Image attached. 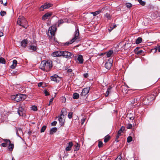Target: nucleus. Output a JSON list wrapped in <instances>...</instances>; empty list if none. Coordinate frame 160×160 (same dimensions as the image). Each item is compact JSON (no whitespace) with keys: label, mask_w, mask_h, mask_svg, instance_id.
Segmentation results:
<instances>
[{"label":"nucleus","mask_w":160,"mask_h":160,"mask_svg":"<svg viewBox=\"0 0 160 160\" xmlns=\"http://www.w3.org/2000/svg\"><path fill=\"white\" fill-rule=\"evenodd\" d=\"M52 67V62L51 61H43L42 62L40 68L42 70L49 71Z\"/></svg>","instance_id":"obj_1"},{"label":"nucleus","mask_w":160,"mask_h":160,"mask_svg":"<svg viewBox=\"0 0 160 160\" xmlns=\"http://www.w3.org/2000/svg\"><path fill=\"white\" fill-rule=\"evenodd\" d=\"M79 35V33L78 28L76 26V30L73 35V37L69 41H68L65 43H63V45L65 46H68L70 44H72L78 38Z\"/></svg>","instance_id":"obj_2"},{"label":"nucleus","mask_w":160,"mask_h":160,"mask_svg":"<svg viewBox=\"0 0 160 160\" xmlns=\"http://www.w3.org/2000/svg\"><path fill=\"white\" fill-rule=\"evenodd\" d=\"M17 23L19 25L22 26L25 28L28 26V22L26 19L23 16H19L17 21Z\"/></svg>","instance_id":"obj_3"},{"label":"nucleus","mask_w":160,"mask_h":160,"mask_svg":"<svg viewBox=\"0 0 160 160\" xmlns=\"http://www.w3.org/2000/svg\"><path fill=\"white\" fill-rule=\"evenodd\" d=\"M27 96L25 94H18L16 95H13L11 96V98L12 99H14L16 102L23 100L26 99Z\"/></svg>","instance_id":"obj_4"},{"label":"nucleus","mask_w":160,"mask_h":160,"mask_svg":"<svg viewBox=\"0 0 160 160\" xmlns=\"http://www.w3.org/2000/svg\"><path fill=\"white\" fill-rule=\"evenodd\" d=\"M62 56L68 59H70L74 57V55L72 53L66 51H62Z\"/></svg>","instance_id":"obj_5"},{"label":"nucleus","mask_w":160,"mask_h":160,"mask_svg":"<svg viewBox=\"0 0 160 160\" xmlns=\"http://www.w3.org/2000/svg\"><path fill=\"white\" fill-rule=\"evenodd\" d=\"M24 108V103L23 102H22L19 105L18 111V112L20 116H22L23 115L22 112Z\"/></svg>","instance_id":"obj_6"},{"label":"nucleus","mask_w":160,"mask_h":160,"mask_svg":"<svg viewBox=\"0 0 160 160\" xmlns=\"http://www.w3.org/2000/svg\"><path fill=\"white\" fill-rule=\"evenodd\" d=\"M56 30L57 28L56 25H53L49 28L48 32H49L52 36H54Z\"/></svg>","instance_id":"obj_7"},{"label":"nucleus","mask_w":160,"mask_h":160,"mask_svg":"<svg viewBox=\"0 0 160 160\" xmlns=\"http://www.w3.org/2000/svg\"><path fill=\"white\" fill-rule=\"evenodd\" d=\"M113 60L111 58H109L105 64V67L108 69H110L112 65Z\"/></svg>","instance_id":"obj_8"},{"label":"nucleus","mask_w":160,"mask_h":160,"mask_svg":"<svg viewBox=\"0 0 160 160\" xmlns=\"http://www.w3.org/2000/svg\"><path fill=\"white\" fill-rule=\"evenodd\" d=\"M52 6V4L51 3H45L44 5H42L40 8V10L42 11L45 9L51 7Z\"/></svg>","instance_id":"obj_9"},{"label":"nucleus","mask_w":160,"mask_h":160,"mask_svg":"<svg viewBox=\"0 0 160 160\" xmlns=\"http://www.w3.org/2000/svg\"><path fill=\"white\" fill-rule=\"evenodd\" d=\"M90 90V87L83 88L82 90V92L80 94V95L82 96H85L89 93Z\"/></svg>","instance_id":"obj_10"},{"label":"nucleus","mask_w":160,"mask_h":160,"mask_svg":"<svg viewBox=\"0 0 160 160\" xmlns=\"http://www.w3.org/2000/svg\"><path fill=\"white\" fill-rule=\"evenodd\" d=\"M62 51H58L53 52L52 54V56L54 57H59L62 56Z\"/></svg>","instance_id":"obj_11"},{"label":"nucleus","mask_w":160,"mask_h":160,"mask_svg":"<svg viewBox=\"0 0 160 160\" xmlns=\"http://www.w3.org/2000/svg\"><path fill=\"white\" fill-rule=\"evenodd\" d=\"M50 78L51 80L53 81L56 82H58L59 81V77L57 74H54V75L51 76Z\"/></svg>","instance_id":"obj_12"},{"label":"nucleus","mask_w":160,"mask_h":160,"mask_svg":"<svg viewBox=\"0 0 160 160\" xmlns=\"http://www.w3.org/2000/svg\"><path fill=\"white\" fill-rule=\"evenodd\" d=\"M2 140L5 142L2 143L1 144V146L3 147H6L8 145V143H10V141L9 139H2Z\"/></svg>","instance_id":"obj_13"},{"label":"nucleus","mask_w":160,"mask_h":160,"mask_svg":"<svg viewBox=\"0 0 160 160\" xmlns=\"http://www.w3.org/2000/svg\"><path fill=\"white\" fill-rule=\"evenodd\" d=\"M68 144V146L67 147L65 148V150L66 151H70L73 146V143L72 142H69Z\"/></svg>","instance_id":"obj_14"},{"label":"nucleus","mask_w":160,"mask_h":160,"mask_svg":"<svg viewBox=\"0 0 160 160\" xmlns=\"http://www.w3.org/2000/svg\"><path fill=\"white\" fill-rule=\"evenodd\" d=\"M37 49V47L36 45H31L29 46L28 49L30 50L31 51L33 52L36 50Z\"/></svg>","instance_id":"obj_15"},{"label":"nucleus","mask_w":160,"mask_h":160,"mask_svg":"<svg viewBox=\"0 0 160 160\" xmlns=\"http://www.w3.org/2000/svg\"><path fill=\"white\" fill-rule=\"evenodd\" d=\"M104 10V8H102L101 10H99L95 12H90V13L92 14L93 16H96L97 15L99 14L103 10Z\"/></svg>","instance_id":"obj_16"},{"label":"nucleus","mask_w":160,"mask_h":160,"mask_svg":"<svg viewBox=\"0 0 160 160\" xmlns=\"http://www.w3.org/2000/svg\"><path fill=\"white\" fill-rule=\"evenodd\" d=\"M51 15V14L49 13H47L43 15L42 17V20H46L48 18L50 17Z\"/></svg>","instance_id":"obj_17"},{"label":"nucleus","mask_w":160,"mask_h":160,"mask_svg":"<svg viewBox=\"0 0 160 160\" xmlns=\"http://www.w3.org/2000/svg\"><path fill=\"white\" fill-rule=\"evenodd\" d=\"M77 59L80 63L82 64L83 63V57L82 55H79Z\"/></svg>","instance_id":"obj_18"},{"label":"nucleus","mask_w":160,"mask_h":160,"mask_svg":"<svg viewBox=\"0 0 160 160\" xmlns=\"http://www.w3.org/2000/svg\"><path fill=\"white\" fill-rule=\"evenodd\" d=\"M17 64V61L16 60H13L12 62V64L10 66V68L12 69L15 68V67Z\"/></svg>","instance_id":"obj_19"},{"label":"nucleus","mask_w":160,"mask_h":160,"mask_svg":"<svg viewBox=\"0 0 160 160\" xmlns=\"http://www.w3.org/2000/svg\"><path fill=\"white\" fill-rule=\"evenodd\" d=\"M112 89V87L110 86H109V87L107 88L106 92L105 94L106 97H107L111 93Z\"/></svg>","instance_id":"obj_20"},{"label":"nucleus","mask_w":160,"mask_h":160,"mask_svg":"<svg viewBox=\"0 0 160 160\" xmlns=\"http://www.w3.org/2000/svg\"><path fill=\"white\" fill-rule=\"evenodd\" d=\"M27 40H22L21 42V45L24 48L25 47L27 44Z\"/></svg>","instance_id":"obj_21"},{"label":"nucleus","mask_w":160,"mask_h":160,"mask_svg":"<svg viewBox=\"0 0 160 160\" xmlns=\"http://www.w3.org/2000/svg\"><path fill=\"white\" fill-rule=\"evenodd\" d=\"M58 120L61 126H62L64 124V120L62 118L61 116H59Z\"/></svg>","instance_id":"obj_22"},{"label":"nucleus","mask_w":160,"mask_h":160,"mask_svg":"<svg viewBox=\"0 0 160 160\" xmlns=\"http://www.w3.org/2000/svg\"><path fill=\"white\" fill-rule=\"evenodd\" d=\"M8 149L10 151H12L14 148V144L12 143H8Z\"/></svg>","instance_id":"obj_23"},{"label":"nucleus","mask_w":160,"mask_h":160,"mask_svg":"<svg viewBox=\"0 0 160 160\" xmlns=\"http://www.w3.org/2000/svg\"><path fill=\"white\" fill-rule=\"evenodd\" d=\"M16 134L17 136L22 138L19 136V132L20 133H22V129L20 128H16Z\"/></svg>","instance_id":"obj_24"},{"label":"nucleus","mask_w":160,"mask_h":160,"mask_svg":"<svg viewBox=\"0 0 160 160\" xmlns=\"http://www.w3.org/2000/svg\"><path fill=\"white\" fill-rule=\"evenodd\" d=\"M113 53V51L112 50H110L107 52V56L108 57H110L112 56Z\"/></svg>","instance_id":"obj_25"},{"label":"nucleus","mask_w":160,"mask_h":160,"mask_svg":"<svg viewBox=\"0 0 160 160\" xmlns=\"http://www.w3.org/2000/svg\"><path fill=\"white\" fill-rule=\"evenodd\" d=\"M57 128L56 127H54L52 128L50 131V133L51 134H53L57 130Z\"/></svg>","instance_id":"obj_26"},{"label":"nucleus","mask_w":160,"mask_h":160,"mask_svg":"<svg viewBox=\"0 0 160 160\" xmlns=\"http://www.w3.org/2000/svg\"><path fill=\"white\" fill-rule=\"evenodd\" d=\"M125 128L124 126H122L120 130L118 132V136H121V133L124 131Z\"/></svg>","instance_id":"obj_27"},{"label":"nucleus","mask_w":160,"mask_h":160,"mask_svg":"<svg viewBox=\"0 0 160 160\" xmlns=\"http://www.w3.org/2000/svg\"><path fill=\"white\" fill-rule=\"evenodd\" d=\"M142 39L140 37H138L136 40V44H139L141 42Z\"/></svg>","instance_id":"obj_28"},{"label":"nucleus","mask_w":160,"mask_h":160,"mask_svg":"<svg viewBox=\"0 0 160 160\" xmlns=\"http://www.w3.org/2000/svg\"><path fill=\"white\" fill-rule=\"evenodd\" d=\"M79 97V94L76 92L74 93L73 94V98L74 99H77Z\"/></svg>","instance_id":"obj_29"},{"label":"nucleus","mask_w":160,"mask_h":160,"mask_svg":"<svg viewBox=\"0 0 160 160\" xmlns=\"http://www.w3.org/2000/svg\"><path fill=\"white\" fill-rule=\"evenodd\" d=\"M64 21L63 20L60 19L58 21V22H57V24L58 27H59L60 25L64 23Z\"/></svg>","instance_id":"obj_30"},{"label":"nucleus","mask_w":160,"mask_h":160,"mask_svg":"<svg viewBox=\"0 0 160 160\" xmlns=\"http://www.w3.org/2000/svg\"><path fill=\"white\" fill-rule=\"evenodd\" d=\"M75 147L74 149V151H76L79 150V144L78 143H77L74 145Z\"/></svg>","instance_id":"obj_31"},{"label":"nucleus","mask_w":160,"mask_h":160,"mask_svg":"<svg viewBox=\"0 0 160 160\" xmlns=\"http://www.w3.org/2000/svg\"><path fill=\"white\" fill-rule=\"evenodd\" d=\"M6 62L5 60L2 58H0V63L5 64Z\"/></svg>","instance_id":"obj_32"},{"label":"nucleus","mask_w":160,"mask_h":160,"mask_svg":"<svg viewBox=\"0 0 160 160\" xmlns=\"http://www.w3.org/2000/svg\"><path fill=\"white\" fill-rule=\"evenodd\" d=\"M138 1L139 3L142 6H144L145 5V2L142 1V0H138Z\"/></svg>","instance_id":"obj_33"},{"label":"nucleus","mask_w":160,"mask_h":160,"mask_svg":"<svg viewBox=\"0 0 160 160\" xmlns=\"http://www.w3.org/2000/svg\"><path fill=\"white\" fill-rule=\"evenodd\" d=\"M46 126L45 125H44L42 126V128L41 130V132H44L46 129Z\"/></svg>","instance_id":"obj_34"},{"label":"nucleus","mask_w":160,"mask_h":160,"mask_svg":"<svg viewBox=\"0 0 160 160\" xmlns=\"http://www.w3.org/2000/svg\"><path fill=\"white\" fill-rule=\"evenodd\" d=\"M127 142H130L132 141V138L131 136H129L128 137L127 139Z\"/></svg>","instance_id":"obj_35"},{"label":"nucleus","mask_w":160,"mask_h":160,"mask_svg":"<svg viewBox=\"0 0 160 160\" xmlns=\"http://www.w3.org/2000/svg\"><path fill=\"white\" fill-rule=\"evenodd\" d=\"M0 15L2 16H5L6 14V13L5 11H2L0 12Z\"/></svg>","instance_id":"obj_36"},{"label":"nucleus","mask_w":160,"mask_h":160,"mask_svg":"<svg viewBox=\"0 0 160 160\" xmlns=\"http://www.w3.org/2000/svg\"><path fill=\"white\" fill-rule=\"evenodd\" d=\"M110 137L109 136L106 137L104 139V142H108L110 139Z\"/></svg>","instance_id":"obj_37"},{"label":"nucleus","mask_w":160,"mask_h":160,"mask_svg":"<svg viewBox=\"0 0 160 160\" xmlns=\"http://www.w3.org/2000/svg\"><path fill=\"white\" fill-rule=\"evenodd\" d=\"M105 17L108 19H110L111 18V16L110 14L108 13H106L105 15Z\"/></svg>","instance_id":"obj_38"},{"label":"nucleus","mask_w":160,"mask_h":160,"mask_svg":"<svg viewBox=\"0 0 160 160\" xmlns=\"http://www.w3.org/2000/svg\"><path fill=\"white\" fill-rule=\"evenodd\" d=\"M32 110H33L34 111H36L37 109V107L36 106H33L32 107Z\"/></svg>","instance_id":"obj_39"},{"label":"nucleus","mask_w":160,"mask_h":160,"mask_svg":"<svg viewBox=\"0 0 160 160\" xmlns=\"http://www.w3.org/2000/svg\"><path fill=\"white\" fill-rule=\"evenodd\" d=\"M157 50L156 48L155 47L153 48H152L151 50V52H153L154 53H156L157 52Z\"/></svg>","instance_id":"obj_40"},{"label":"nucleus","mask_w":160,"mask_h":160,"mask_svg":"<svg viewBox=\"0 0 160 160\" xmlns=\"http://www.w3.org/2000/svg\"><path fill=\"white\" fill-rule=\"evenodd\" d=\"M155 47L156 48L157 50H158L159 52H160V45L158 44L156 46H155Z\"/></svg>","instance_id":"obj_41"},{"label":"nucleus","mask_w":160,"mask_h":160,"mask_svg":"<svg viewBox=\"0 0 160 160\" xmlns=\"http://www.w3.org/2000/svg\"><path fill=\"white\" fill-rule=\"evenodd\" d=\"M72 112H70L68 113V117L69 119H71L72 118Z\"/></svg>","instance_id":"obj_42"},{"label":"nucleus","mask_w":160,"mask_h":160,"mask_svg":"<svg viewBox=\"0 0 160 160\" xmlns=\"http://www.w3.org/2000/svg\"><path fill=\"white\" fill-rule=\"evenodd\" d=\"M132 125L131 124H128L127 125V128L128 129H131L132 128Z\"/></svg>","instance_id":"obj_43"},{"label":"nucleus","mask_w":160,"mask_h":160,"mask_svg":"<svg viewBox=\"0 0 160 160\" xmlns=\"http://www.w3.org/2000/svg\"><path fill=\"white\" fill-rule=\"evenodd\" d=\"M126 6L127 7L129 8H131L132 6V4L130 3H126Z\"/></svg>","instance_id":"obj_44"},{"label":"nucleus","mask_w":160,"mask_h":160,"mask_svg":"<svg viewBox=\"0 0 160 160\" xmlns=\"http://www.w3.org/2000/svg\"><path fill=\"white\" fill-rule=\"evenodd\" d=\"M103 143L101 141H99L98 142V146L100 148L102 146Z\"/></svg>","instance_id":"obj_45"},{"label":"nucleus","mask_w":160,"mask_h":160,"mask_svg":"<svg viewBox=\"0 0 160 160\" xmlns=\"http://www.w3.org/2000/svg\"><path fill=\"white\" fill-rule=\"evenodd\" d=\"M85 121V118H83L81 120V123L82 125H83Z\"/></svg>","instance_id":"obj_46"},{"label":"nucleus","mask_w":160,"mask_h":160,"mask_svg":"<svg viewBox=\"0 0 160 160\" xmlns=\"http://www.w3.org/2000/svg\"><path fill=\"white\" fill-rule=\"evenodd\" d=\"M57 123V122L56 121H54L51 123V125L52 126H55L56 125Z\"/></svg>","instance_id":"obj_47"},{"label":"nucleus","mask_w":160,"mask_h":160,"mask_svg":"<svg viewBox=\"0 0 160 160\" xmlns=\"http://www.w3.org/2000/svg\"><path fill=\"white\" fill-rule=\"evenodd\" d=\"M44 93L45 95V96H47L49 95V92L47 90L44 91Z\"/></svg>","instance_id":"obj_48"},{"label":"nucleus","mask_w":160,"mask_h":160,"mask_svg":"<svg viewBox=\"0 0 160 160\" xmlns=\"http://www.w3.org/2000/svg\"><path fill=\"white\" fill-rule=\"evenodd\" d=\"M113 29L112 28V27L111 26L109 28H108V29L109 32H111Z\"/></svg>","instance_id":"obj_49"},{"label":"nucleus","mask_w":160,"mask_h":160,"mask_svg":"<svg viewBox=\"0 0 160 160\" xmlns=\"http://www.w3.org/2000/svg\"><path fill=\"white\" fill-rule=\"evenodd\" d=\"M142 52L143 51L142 50H140L138 51L136 53L137 54H141Z\"/></svg>","instance_id":"obj_50"},{"label":"nucleus","mask_w":160,"mask_h":160,"mask_svg":"<svg viewBox=\"0 0 160 160\" xmlns=\"http://www.w3.org/2000/svg\"><path fill=\"white\" fill-rule=\"evenodd\" d=\"M43 84V82H40L38 84V86L39 87H42V85Z\"/></svg>","instance_id":"obj_51"},{"label":"nucleus","mask_w":160,"mask_h":160,"mask_svg":"<svg viewBox=\"0 0 160 160\" xmlns=\"http://www.w3.org/2000/svg\"><path fill=\"white\" fill-rule=\"evenodd\" d=\"M121 158L122 157L121 156H119L115 160H121Z\"/></svg>","instance_id":"obj_52"},{"label":"nucleus","mask_w":160,"mask_h":160,"mask_svg":"<svg viewBox=\"0 0 160 160\" xmlns=\"http://www.w3.org/2000/svg\"><path fill=\"white\" fill-rule=\"evenodd\" d=\"M54 97H52L49 100V102H52L53 99H54Z\"/></svg>","instance_id":"obj_53"},{"label":"nucleus","mask_w":160,"mask_h":160,"mask_svg":"<svg viewBox=\"0 0 160 160\" xmlns=\"http://www.w3.org/2000/svg\"><path fill=\"white\" fill-rule=\"evenodd\" d=\"M111 26L112 27V28L114 29L116 27V25L115 24H114L113 26L112 25Z\"/></svg>","instance_id":"obj_54"},{"label":"nucleus","mask_w":160,"mask_h":160,"mask_svg":"<svg viewBox=\"0 0 160 160\" xmlns=\"http://www.w3.org/2000/svg\"><path fill=\"white\" fill-rule=\"evenodd\" d=\"M129 118L131 120H133V119H134V118L132 116V117H130Z\"/></svg>","instance_id":"obj_55"},{"label":"nucleus","mask_w":160,"mask_h":160,"mask_svg":"<svg viewBox=\"0 0 160 160\" xmlns=\"http://www.w3.org/2000/svg\"><path fill=\"white\" fill-rule=\"evenodd\" d=\"M3 35V33L2 32H0V37Z\"/></svg>","instance_id":"obj_56"},{"label":"nucleus","mask_w":160,"mask_h":160,"mask_svg":"<svg viewBox=\"0 0 160 160\" xmlns=\"http://www.w3.org/2000/svg\"><path fill=\"white\" fill-rule=\"evenodd\" d=\"M67 71L68 72H72V70L71 69H68V70Z\"/></svg>","instance_id":"obj_57"},{"label":"nucleus","mask_w":160,"mask_h":160,"mask_svg":"<svg viewBox=\"0 0 160 160\" xmlns=\"http://www.w3.org/2000/svg\"><path fill=\"white\" fill-rule=\"evenodd\" d=\"M120 136H118V133L117 135L116 136V140L118 139V138Z\"/></svg>","instance_id":"obj_58"},{"label":"nucleus","mask_w":160,"mask_h":160,"mask_svg":"<svg viewBox=\"0 0 160 160\" xmlns=\"http://www.w3.org/2000/svg\"><path fill=\"white\" fill-rule=\"evenodd\" d=\"M135 103V99H134V100H133L132 102L131 103L132 104H133Z\"/></svg>","instance_id":"obj_59"},{"label":"nucleus","mask_w":160,"mask_h":160,"mask_svg":"<svg viewBox=\"0 0 160 160\" xmlns=\"http://www.w3.org/2000/svg\"><path fill=\"white\" fill-rule=\"evenodd\" d=\"M88 74L87 73L85 74L84 75V77L86 78L88 76Z\"/></svg>","instance_id":"obj_60"},{"label":"nucleus","mask_w":160,"mask_h":160,"mask_svg":"<svg viewBox=\"0 0 160 160\" xmlns=\"http://www.w3.org/2000/svg\"><path fill=\"white\" fill-rule=\"evenodd\" d=\"M66 111V110L65 109V108H62V111Z\"/></svg>","instance_id":"obj_61"},{"label":"nucleus","mask_w":160,"mask_h":160,"mask_svg":"<svg viewBox=\"0 0 160 160\" xmlns=\"http://www.w3.org/2000/svg\"><path fill=\"white\" fill-rule=\"evenodd\" d=\"M0 2H1V4H3V1L2 0H1L0 1Z\"/></svg>","instance_id":"obj_62"},{"label":"nucleus","mask_w":160,"mask_h":160,"mask_svg":"<svg viewBox=\"0 0 160 160\" xmlns=\"http://www.w3.org/2000/svg\"><path fill=\"white\" fill-rule=\"evenodd\" d=\"M4 6H6L7 4V2H5L4 4H3Z\"/></svg>","instance_id":"obj_63"},{"label":"nucleus","mask_w":160,"mask_h":160,"mask_svg":"<svg viewBox=\"0 0 160 160\" xmlns=\"http://www.w3.org/2000/svg\"><path fill=\"white\" fill-rule=\"evenodd\" d=\"M12 160H15L13 157H12Z\"/></svg>","instance_id":"obj_64"}]
</instances>
